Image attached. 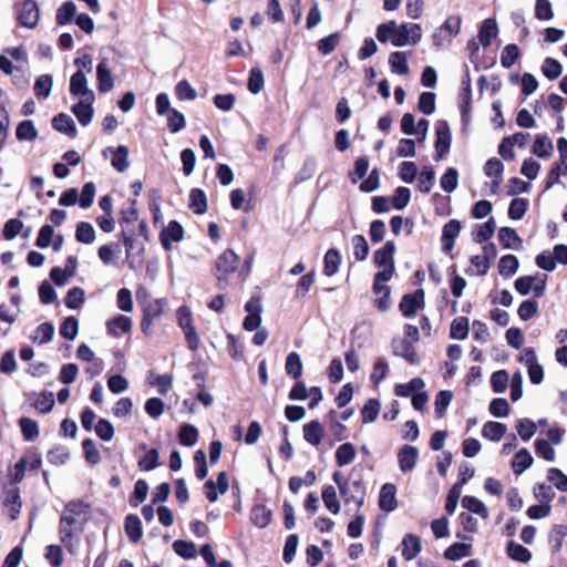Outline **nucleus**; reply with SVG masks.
Here are the masks:
<instances>
[{"label":"nucleus","instance_id":"6","mask_svg":"<svg viewBox=\"0 0 567 567\" xmlns=\"http://www.w3.org/2000/svg\"><path fill=\"white\" fill-rule=\"evenodd\" d=\"M435 159L441 161L449 153L451 146L452 136L449 124L444 121H439L435 126Z\"/></svg>","mask_w":567,"mask_h":567},{"label":"nucleus","instance_id":"31","mask_svg":"<svg viewBox=\"0 0 567 567\" xmlns=\"http://www.w3.org/2000/svg\"><path fill=\"white\" fill-rule=\"evenodd\" d=\"M389 64L391 71L396 74L405 75L409 73V65L406 61V52L395 51L389 56Z\"/></svg>","mask_w":567,"mask_h":567},{"label":"nucleus","instance_id":"32","mask_svg":"<svg viewBox=\"0 0 567 567\" xmlns=\"http://www.w3.org/2000/svg\"><path fill=\"white\" fill-rule=\"evenodd\" d=\"M189 208L198 215L207 210V199L205 193L199 188H194L189 194Z\"/></svg>","mask_w":567,"mask_h":567},{"label":"nucleus","instance_id":"27","mask_svg":"<svg viewBox=\"0 0 567 567\" xmlns=\"http://www.w3.org/2000/svg\"><path fill=\"white\" fill-rule=\"evenodd\" d=\"M553 143L547 135H537L532 147V153L542 158H548L553 154Z\"/></svg>","mask_w":567,"mask_h":567},{"label":"nucleus","instance_id":"17","mask_svg":"<svg viewBox=\"0 0 567 567\" xmlns=\"http://www.w3.org/2000/svg\"><path fill=\"white\" fill-rule=\"evenodd\" d=\"M346 503L353 502L359 507L363 504L364 491L361 482L353 481L347 482L342 484V487L339 489Z\"/></svg>","mask_w":567,"mask_h":567},{"label":"nucleus","instance_id":"52","mask_svg":"<svg viewBox=\"0 0 567 567\" xmlns=\"http://www.w3.org/2000/svg\"><path fill=\"white\" fill-rule=\"evenodd\" d=\"M380 412V402L375 399H370L362 408L361 415L364 423H372L377 420Z\"/></svg>","mask_w":567,"mask_h":567},{"label":"nucleus","instance_id":"45","mask_svg":"<svg viewBox=\"0 0 567 567\" xmlns=\"http://www.w3.org/2000/svg\"><path fill=\"white\" fill-rule=\"evenodd\" d=\"M491 267L487 262L486 257L475 255L471 257V266L466 270L470 276H484Z\"/></svg>","mask_w":567,"mask_h":567},{"label":"nucleus","instance_id":"11","mask_svg":"<svg viewBox=\"0 0 567 567\" xmlns=\"http://www.w3.org/2000/svg\"><path fill=\"white\" fill-rule=\"evenodd\" d=\"M184 238V229L179 223L172 220L161 231L159 239L165 250H171L174 243H178Z\"/></svg>","mask_w":567,"mask_h":567},{"label":"nucleus","instance_id":"14","mask_svg":"<svg viewBox=\"0 0 567 567\" xmlns=\"http://www.w3.org/2000/svg\"><path fill=\"white\" fill-rule=\"evenodd\" d=\"M96 80L97 87L101 93H107L114 87V80L112 76V71L109 66L107 59H101L100 63L96 66Z\"/></svg>","mask_w":567,"mask_h":567},{"label":"nucleus","instance_id":"48","mask_svg":"<svg viewBox=\"0 0 567 567\" xmlns=\"http://www.w3.org/2000/svg\"><path fill=\"white\" fill-rule=\"evenodd\" d=\"M322 501L328 511L332 514L340 512V503L337 497V492L333 486H327L322 492Z\"/></svg>","mask_w":567,"mask_h":567},{"label":"nucleus","instance_id":"7","mask_svg":"<svg viewBox=\"0 0 567 567\" xmlns=\"http://www.w3.org/2000/svg\"><path fill=\"white\" fill-rule=\"evenodd\" d=\"M111 155V165L118 172L123 173L130 167V151L125 145H118L117 147H106L103 150V156L107 157Z\"/></svg>","mask_w":567,"mask_h":567},{"label":"nucleus","instance_id":"9","mask_svg":"<svg viewBox=\"0 0 567 567\" xmlns=\"http://www.w3.org/2000/svg\"><path fill=\"white\" fill-rule=\"evenodd\" d=\"M424 306V291L416 290L414 293L405 295L400 301L399 308L402 315L411 318Z\"/></svg>","mask_w":567,"mask_h":567},{"label":"nucleus","instance_id":"57","mask_svg":"<svg viewBox=\"0 0 567 567\" xmlns=\"http://www.w3.org/2000/svg\"><path fill=\"white\" fill-rule=\"evenodd\" d=\"M395 29H396V22L394 20H391L386 23L379 24L377 28V39L381 43H386L389 41L392 43Z\"/></svg>","mask_w":567,"mask_h":567},{"label":"nucleus","instance_id":"54","mask_svg":"<svg viewBox=\"0 0 567 567\" xmlns=\"http://www.w3.org/2000/svg\"><path fill=\"white\" fill-rule=\"evenodd\" d=\"M76 13V6L72 1L64 2L56 12V22L60 25L69 23Z\"/></svg>","mask_w":567,"mask_h":567},{"label":"nucleus","instance_id":"60","mask_svg":"<svg viewBox=\"0 0 567 567\" xmlns=\"http://www.w3.org/2000/svg\"><path fill=\"white\" fill-rule=\"evenodd\" d=\"M53 334L54 327L49 322H44L37 328L33 336V341L38 342L39 344H44L52 340Z\"/></svg>","mask_w":567,"mask_h":567},{"label":"nucleus","instance_id":"20","mask_svg":"<svg viewBox=\"0 0 567 567\" xmlns=\"http://www.w3.org/2000/svg\"><path fill=\"white\" fill-rule=\"evenodd\" d=\"M498 34V27L494 19L488 18L485 19L478 30V40L480 43L487 48L492 44V41L497 37Z\"/></svg>","mask_w":567,"mask_h":567},{"label":"nucleus","instance_id":"10","mask_svg":"<svg viewBox=\"0 0 567 567\" xmlns=\"http://www.w3.org/2000/svg\"><path fill=\"white\" fill-rule=\"evenodd\" d=\"M70 94L79 99L95 97L94 92L89 89L87 78L84 71L78 70L72 74L70 79Z\"/></svg>","mask_w":567,"mask_h":567},{"label":"nucleus","instance_id":"28","mask_svg":"<svg viewBox=\"0 0 567 567\" xmlns=\"http://www.w3.org/2000/svg\"><path fill=\"white\" fill-rule=\"evenodd\" d=\"M533 456L527 449L519 450L512 462V467L515 474H522L533 464Z\"/></svg>","mask_w":567,"mask_h":567},{"label":"nucleus","instance_id":"47","mask_svg":"<svg viewBox=\"0 0 567 567\" xmlns=\"http://www.w3.org/2000/svg\"><path fill=\"white\" fill-rule=\"evenodd\" d=\"M435 182V173L432 167H424L419 175V190L427 194L431 192Z\"/></svg>","mask_w":567,"mask_h":567},{"label":"nucleus","instance_id":"49","mask_svg":"<svg viewBox=\"0 0 567 567\" xmlns=\"http://www.w3.org/2000/svg\"><path fill=\"white\" fill-rule=\"evenodd\" d=\"M173 549L178 556L185 559L194 558L197 554L196 546L194 543L181 539L175 540L173 543Z\"/></svg>","mask_w":567,"mask_h":567},{"label":"nucleus","instance_id":"25","mask_svg":"<svg viewBox=\"0 0 567 567\" xmlns=\"http://www.w3.org/2000/svg\"><path fill=\"white\" fill-rule=\"evenodd\" d=\"M498 239L506 249H518L522 246V239L516 230L509 227H502L499 229Z\"/></svg>","mask_w":567,"mask_h":567},{"label":"nucleus","instance_id":"62","mask_svg":"<svg viewBox=\"0 0 567 567\" xmlns=\"http://www.w3.org/2000/svg\"><path fill=\"white\" fill-rule=\"evenodd\" d=\"M495 231V221L494 219H489L486 223L480 225L474 233V240L478 244L488 240L493 237Z\"/></svg>","mask_w":567,"mask_h":567},{"label":"nucleus","instance_id":"1","mask_svg":"<svg viewBox=\"0 0 567 567\" xmlns=\"http://www.w3.org/2000/svg\"><path fill=\"white\" fill-rule=\"evenodd\" d=\"M461 25L462 18L460 16H450L432 34L435 49L441 50L450 47L453 39L458 35Z\"/></svg>","mask_w":567,"mask_h":567},{"label":"nucleus","instance_id":"4","mask_svg":"<svg viewBox=\"0 0 567 567\" xmlns=\"http://www.w3.org/2000/svg\"><path fill=\"white\" fill-rule=\"evenodd\" d=\"M515 289L522 296L533 292L535 298H540L545 295L546 276L543 279H538L533 276L518 277L515 280Z\"/></svg>","mask_w":567,"mask_h":567},{"label":"nucleus","instance_id":"59","mask_svg":"<svg viewBox=\"0 0 567 567\" xmlns=\"http://www.w3.org/2000/svg\"><path fill=\"white\" fill-rule=\"evenodd\" d=\"M542 72L549 80H554L561 74L563 66L557 60L546 58L542 65Z\"/></svg>","mask_w":567,"mask_h":567},{"label":"nucleus","instance_id":"18","mask_svg":"<svg viewBox=\"0 0 567 567\" xmlns=\"http://www.w3.org/2000/svg\"><path fill=\"white\" fill-rule=\"evenodd\" d=\"M106 331L111 337L120 338L122 334L128 333L132 329L131 318L124 315H117L106 321Z\"/></svg>","mask_w":567,"mask_h":567},{"label":"nucleus","instance_id":"26","mask_svg":"<svg viewBox=\"0 0 567 567\" xmlns=\"http://www.w3.org/2000/svg\"><path fill=\"white\" fill-rule=\"evenodd\" d=\"M506 431H507V427L505 424L499 423V422L488 421L482 427V435H483V437H485L489 441L498 442L504 436Z\"/></svg>","mask_w":567,"mask_h":567},{"label":"nucleus","instance_id":"13","mask_svg":"<svg viewBox=\"0 0 567 567\" xmlns=\"http://www.w3.org/2000/svg\"><path fill=\"white\" fill-rule=\"evenodd\" d=\"M461 233V224L456 219H451L443 227L442 231V250L445 254H450L454 247L455 239Z\"/></svg>","mask_w":567,"mask_h":567},{"label":"nucleus","instance_id":"15","mask_svg":"<svg viewBox=\"0 0 567 567\" xmlns=\"http://www.w3.org/2000/svg\"><path fill=\"white\" fill-rule=\"evenodd\" d=\"M95 97H84L72 106V112L76 116L80 124L83 126L89 125L92 122L94 109L93 102Z\"/></svg>","mask_w":567,"mask_h":567},{"label":"nucleus","instance_id":"22","mask_svg":"<svg viewBox=\"0 0 567 567\" xmlns=\"http://www.w3.org/2000/svg\"><path fill=\"white\" fill-rule=\"evenodd\" d=\"M323 434L324 430L319 421H311L303 425V437L313 446L320 445Z\"/></svg>","mask_w":567,"mask_h":567},{"label":"nucleus","instance_id":"24","mask_svg":"<svg viewBox=\"0 0 567 567\" xmlns=\"http://www.w3.org/2000/svg\"><path fill=\"white\" fill-rule=\"evenodd\" d=\"M421 551L420 538L415 535L408 534L402 540V556L406 560L414 559Z\"/></svg>","mask_w":567,"mask_h":567},{"label":"nucleus","instance_id":"64","mask_svg":"<svg viewBox=\"0 0 567 567\" xmlns=\"http://www.w3.org/2000/svg\"><path fill=\"white\" fill-rule=\"evenodd\" d=\"M547 478L558 491L567 492V476L559 468H549Z\"/></svg>","mask_w":567,"mask_h":567},{"label":"nucleus","instance_id":"51","mask_svg":"<svg viewBox=\"0 0 567 567\" xmlns=\"http://www.w3.org/2000/svg\"><path fill=\"white\" fill-rule=\"evenodd\" d=\"M441 187L446 193H452L458 185V173L455 168L450 167L441 177Z\"/></svg>","mask_w":567,"mask_h":567},{"label":"nucleus","instance_id":"40","mask_svg":"<svg viewBox=\"0 0 567 567\" xmlns=\"http://www.w3.org/2000/svg\"><path fill=\"white\" fill-rule=\"evenodd\" d=\"M450 336L455 340H464L468 336V319L458 317L451 323Z\"/></svg>","mask_w":567,"mask_h":567},{"label":"nucleus","instance_id":"36","mask_svg":"<svg viewBox=\"0 0 567 567\" xmlns=\"http://www.w3.org/2000/svg\"><path fill=\"white\" fill-rule=\"evenodd\" d=\"M424 388V382L420 378H414L408 383L398 384L394 389V392L398 396L406 398L417 392H420Z\"/></svg>","mask_w":567,"mask_h":567},{"label":"nucleus","instance_id":"56","mask_svg":"<svg viewBox=\"0 0 567 567\" xmlns=\"http://www.w3.org/2000/svg\"><path fill=\"white\" fill-rule=\"evenodd\" d=\"M519 56V49L516 44H507L501 53V64L509 69L515 64Z\"/></svg>","mask_w":567,"mask_h":567},{"label":"nucleus","instance_id":"29","mask_svg":"<svg viewBox=\"0 0 567 567\" xmlns=\"http://www.w3.org/2000/svg\"><path fill=\"white\" fill-rule=\"evenodd\" d=\"M357 455L355 447L352 443H343L336 451V463L343 467L354 461Z\"/></svg>","mask_w":567,"mask_h":567},{"label":"nucleus","instance_id":"43","mask_svg":"<svg viewBox=\"0 0 567 567\" xmlns=\"http://www.w3.org/2000/svg\"><path fill=\"white\" fill-rule=\"evenodd\" d=\"M286 373L293 379H298L302 373L301 358L297 352H290L287 355L285 364Z\"/></svg>","mask_w":567,"mask_h":567},{"label":"nucleus","instance_id":"19","mask_svg":"<svg viewBox=\"0 0 567 567\" xmlns=\"http://www.w3.org/2000/svg\"><path fill=\"white\" fill-rule=\"evenodd\" d=\"M396 487L391 483H386L381 487L379 495V506L384 512H393L396 506Z\"/></svg>","mask_w":567,"mask_h":567},{"label":"nucleus","instance_id":"37","mask_svg":"<svg viewBox=\"0 0 567 567\" xmlns=\"http://www.w3.org/2000/svg\"><path fill=\"white\" fill-rule=\"evenodd\" d=\"M38 130L34 123L30 120H24L19 123L16 135L19 141L33 142L38 137Z\"/></svg>","mask_w":567,"mask_h":567},{"label":"nucleus","instance_id":"46","mask_svg":"<svg viewBox=\"0 0 567 567\" xmlns=\"http://www.w3.org/2000/svg\"><path fill=\"white\" fill-rule=\"evenodd\" d=\"M178 437L181 444L185 446H194L198 441V431L190 424H184L181 426Z\"/></svg>","mask_w":567,"mask_h":567},{"label":"nucleus","instance_id":"23","mask_svg":"<svg viewBox=\"0 0 567 567\" xmlns=\"http://www.w3.org/2000/svg\"><path fill=\"white\" fill-rule=\"evenodd\" d=\"M52 126L54 127V130L70 136H75L76 134L74 121L70 115L65 113H60L55 115L52 120Z\"/></svg>","mask_w":567,"mask_h":567},{"label":"nucleus","instance_id":"30","mask_svg":"<svg viewBox=\"0 0 567 567\" xmlns=\"http://www.w3.org/2000/svg\"><path fill=\"white\" fill-rule=\"evenodd\" d=\"M125 532L133 543H137L142 538V523L138 516L130 514L125 518Z\"/></svg>","mask_w":567,"mask_h":567},{"label":"nucleus","instance_id":"50","mask_svg":"<svg viewBox=\"0 0 567 567\" xmlns=\"http://www.w3.org/2000/svg\"><path fill=\"white\" fill-rule=\"evenodd\" d=\"M79 332V322L75 317H68L60 326V334L68 339L74 340Z\"/></svg>","mask_w":567,"mask_h":567},{"label":"nucleus","instance_id":"3","mask_svg":"<svg viewBox=\"0 0 567 567\" xmlns=\"http://www.w3.org/2000/svg\"><path fill=\"white\" fill-rule=\"evenodd\" d=\"M239 264V257L230 249L225 250L216 261V278L218 287L224 289L228 282V275L233 274Z\"/></svg>","mask_w":567,"mask_h":567},{"label":"nucleus","instance_id":"5","mask_svg":"<svg viewBox=\"0 0 567 567\" xmlns=\"http://www.w3.org/2000/svg\"><path fill=\"white\" fill-rule=\"evenodd\" d=\"M78 525V518L62 516L59 525L60 539L71 554H76L79 549V538L73 535V526Z\"/></svg>","mask_w":567,"mask_h":567},{"label":"nucleus","instance_id":"53","mask_svg":"<svg viewBox=\"0 0 567 567\" xmlns=\"http://www.w3.org/2000/svg\"><path fill=\"white\" fill-rule=\"evenodd\" d=\"M353 255L357 260H364L369 254V245L367 239L362 235H355L351 239Z\"/></svg>","mask_w":567,"mask_h":567},{"label":"nucleus","instance_id":"2","mask_svg":"<svg viewBox=\"0 0 567 567\" xmlns=\"http://www.w3.org/2000/svg\"><path fill=\"white\" fill-rule=\"evenodd\" d=\"M421 39L422 28L419 23H396L392 45L396 48L415 45L421 41Z\"/></svg>","mask_w":567,"mask_h":567},{"label":"nucleus","instance_id":"34","mask_svg":"<svg viewBox=\"0 0 567 567\" xmlns=\"http://www.w3.org/2000/svg\"><path fill=\"white\" fill-rule=\"evenodd\" d=\"M323 272L326 276L331 277L339 270L341 264V257L337 249H329L324 256Z\"/></svg>","mask_w":567,"mask_h":567},{"label":"nucleus","instance_id":"44","mask_svg":"<svg viewBox=\"0 0 567 567\" xmlns=\"http://www.w3.org/2000/svg\"><path fill=\"white\" fill-rule=\"evenodd\" d=\"M507 554L512 559L520 563H527L532 558V554L526 547L513 540L508 543Z\"/></svg>","mask_w":567,"mask_h":567},{"label":"nucleus","instance_id":"38","mask_svg":"<svg viewBox=\"0 0 567 567\" xmlns=\"http://www.w3.org/2000/svg\"><path fill=\"white\" fill-rule=\"evenodd\" d=\"M519 262L516 256L505 255L501 258L498 272L502 277L509 278L516 274Z\"/></svg>","mask_w":567,"mask_h":567},{"label":"nucleus","instance_id":"55","mask_svg":"<svg viewBox=\"0 0 567 567\" xmlns=\"http://www.w3.org/2000/svg\"><path fill=\"white\" fill-rule=\"evenodd\" d=\"M528 202L525 198H514L508 208V216L511 219L519 220L524 217L527 210Z\"/></svg>","mask_w":567,"mask_h":567},{"label":"nucleus","instance_id":"39","mask_svg":"<svg viewBox=\"0 0 567 567\" xmlns=\"http://www.w3.org/2000/svg\"><path fill=\"white\" fill-rule=\"evenodd\" d=\"M251 520L257 527L265 528L271 520V511L265 505H256L251 512Z\"/></svg>","mask_w":567,"mask_h":567},{"label":"nucleus","instance_id":"16","mask_svg":"<svg viewBox=\"0 0 567 567\" xmlns=\"http://www.w3.org/2000/svg\"><path fill=\"white\" fill-rule=\"evenodd\" d=\"M392 349L394 355L404 358L411 364L420 362V358L411 341L401 338L394 339L392 341Z\"/></svg>","mask_w":567,"mask_h":567},{"label":"nucleus","instance_id":"63","mask_svg":"<svg viewBox=\"0 0 567 567\" xmlns=\"http://www.w3.org/2000/svg\"><path fill=\"white\" fill-rule=\"evenodd\" d=\"M538 313V303L535 300L528 299L523 301L517 310L518 317L523 321H527Z\"/></svg>","mask_w":567,"mask_h":567},{"label":"nucleus","instance_id":"61","mask_svg":"<svg viewBox=\"0 0 567 567\" xmlns=\"http://www.w3.org/2000/svg\"><path fill=\"white\" fill-rule=\"evenodd\" d=\"M264 84H265V81H264L262 71L259 68H252L249 72L248 90L252 94H257L262 90Z\"/></svg>","mask_w":567,"mask_h":567},{"label":"nucleus","instance_id":"35","mask_svg":"<svg viewBox=\"0 0 567 567\" xmlns=\"http://www.w3.org/2000/svg\"><path fill=\"white\" fill-rule=\"evenodd\" d=\"M462 506L471 513H474L482 518L488 517V509L485 504L475 496H464Z\"/></svg>","mask_w":567,"mask_h":567},{"label":"nucleus","instance_id":"58","mask_svg":"<svg viewBox=\"0 0 567 567\" xmlns=\"http://www.w3.org/2000/svg\"><path fill=\"white\" fill-rule=\"evenodd\" d=\"M165 306H166L165 299L153 300L144 308L143 316L155 321L162 317Z\"/></svg>","mask_w":567,"mask_h":567},{"label":"nucleus","instance_id":"42","mask_svg":"<svg viewBox=\"0 0 567 567\" xmlns=\"http://www.w3.org/2000/svg\"><path fill=\"white\" fill-rule=\"evenodd\" d=\"M87 505L84 504L81 501H72L70 502L62 516H71L74 518H78V524H80L81 520H84L87 515Z\"/></svg>","mask_w":567,"mask_h":567},{"label":"nucleus","instance_id":"12","mask_svg":"<svg viewBox=\"0 0 567 567\" xmlns=\"http://www.w3.org/2000/svg\"><path fill=\"white\" fill-rule=\"evenodd\" d=\"M419 460V450L412 445H403L398 452L399 467L403 473L414 470Z\"/></svg>","mask_w":567,"mask_h":567},{"label":"nucleus","instance_id":"33","mask_svg":"<svg viewBox=\"0 0 567 567\" xmlns=\"http://www.w3.org/2000/svg\"><path fill=\"white\" fill-rule=\"evenodd\" d=\"M53 86L52 76L49 74L40 75L34 82V94L38 99L44 100L51 94Z\"/></svg>","mask_w":567,"mask_h":567},{"label":"nucleus","instance_id":"41","mask_svg":"<svg viewBox=\"0 0 567 567\" xmlns=\"http://www.w3.org/2000/svg\"><path fill=\"white\" fill-rule=\"evenodd\" d=\"M75 238L78 241L90 245L95 240V230L90 223L81 221L76 225Z\"/></svg>","mask_w":567,"mask_h":567},{"label":"nucleus","instance_id":"8","mask_svg":"<svg viewBox=\"0 0 567 567\" xmlns=\"http://www.w3.org/2000/svg\"><path fill=\"white\" fill-rule=\"evenodd\" d=\"M39 8L35 1L24 0L18 7V20L27 28H34L39 21Z\"/></svg>","mask_w":567,"mask_h":567},{"label":"nucleus","instance_id":"21","mask_svg":"<svg viewBox=\"0 0 567 567\" xmlns=\"http://www.w3.org/2000/svg\"><path fill=\"white\" fill-rule=\"evenodd\" d=\"M395 245L386 241L384 246L374 252V262L378 267L394 266Z\"/></svg>","mask_w":567,"mask_h":567}]
</instances>
